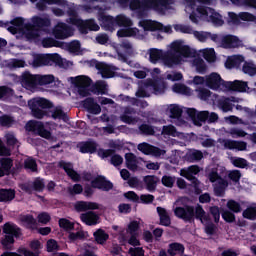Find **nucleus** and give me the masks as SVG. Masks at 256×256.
Returning a JSON list of instances; mask_svg holds the SVG:
<instances>
[{"mask_svg":"<svg viewBox=\"0 0 256 256\" xmlns=\"http://www.w3.org/2000/svg\"><path fill=\"white\" fill-rule=\"evenodd\" d=\"M164 55H165V52H163V50L157 49V48H151L149 50V61L150 63H153L155 65L159 61H163Z\"/></svg>","mask_w":256,"mask_h":256,"instance_id":"f704fd0d","label":"nucleus"},{"mask_svg":"<svg viewBox=\"0 0 256 256\" xmlns=\"http://www.w3.org/2000/svg\"><path fill=\"white\" fill-rule=\"evenodd\" d=\"M194 37H196V39H198V41L201 43H205L207 39H211V41L214 43H219V35L211 34V32L195 31Z\"/></svg>","mask_w":256,"mask_h":256,"instance_id":"cd10ccee","label":"nucleus"},{"mask_svg":"<svg viewBox=\"0 0 256 256\" xmlns=\"http://www.w3.org/2000/svg\"><path fill=\"white\" fill-rule=\"evenodd\" d=\"M227 207L232 213H241L242 211L241 204L235 200H229L227 202Z\"/></svg>","mask_w":256,"mask_h":256,"instance_id":"680f3d73","label":"nucleus"},{"mask_svg":"<svg viewBox=\"0 0 256 256\" xmlns=\"http://www.w3.org/2000/svg\"><path fill=\"white\" fill-rule=\"evenodd\" d=\"M15 96V90L9 86H0V100L12 99Z\"/></svg>","mask_w":256,"mask_h":256,"instance_id":"de8ad7c7","label":"nucleus"},{"mask_svg":"<svg viewBox=\"0 0 256 256\" xmlns=\"http://www.w3.org/2000/svg\"><path fill=\"white\" fill-rule=\"evenodd\" d=\"M21 83L25 89H35L39 85L38 75L26 71L22 74Z\"/></svg>","mask_w":256,"mask_h":256,"instance_id":"f3484780","label":"nucleus"},{"mask_svg":"<svg viewBox=\"0 0 256 256\" xmlns=\"http://www.w3.org/2000/svg\"><path fill=\"white\" fill-rule=\"evenodd\" d=\"M242 71L246 75H250V77H253V75H256V66L252 62H244Z\"/></svg>","mask_w":256,"mask_h":256,"instance_id":"6e6d98bb","label":"nucleus"},{"mask_svg":"<svg viewBox=\"0 0 256 256\" xmlns=\"http://www.w3.org/2000/svg\"><path fill=\"white\" fill-rule=\"evenodd\" d=\"M194 65L196 67L197 73H200V75H204V73H207V64H205V61L203 59H195Z\"/></svg>","mask_w":256,"mask_h":256,"instance_id":"4d7b16f0","label":"nucleus"},{"mask_svg":"<svg viewBox=\"0 0 256 256\" xmlns=\"http://www.w3.org/2000/svg\"><path fill=\"white\" fill-rule=\"evenodd\" d=\"M52 34L55 39H69V37H73V28L67 25L65 22H58L53 28Z\"/></svg>","mask_w":256,"mask_h":256,"instance_id":"1a4fd4ad","label":"nucleus"},{"mask_svg":"<svg viewBox=\"0 0 256 256\" xmlns=\"http://www.w3.org/2000/svg\"><path fill=\"white\" fill-rule=\"evenodd\" d=\"M235 102V97H224L218 100V107L224 111V113H227L229 111H233V103Z\"/></svg>","mask_w":256,"mask_h":256,"instance_id":"72a5a7b5","label":"nucleus"},{"mask_svg":"<svg viewBox=\"0 0 256 256\" xmlns=\"http://www.w3.org/2000/svg\"><path fill=\"white\" fill-rule=\"evenodd\" d=\"M167 253L171 256L177 255L179 253L180 255H183L185 253V246L178 242H173L169 244Z\"/></svg>","mask_w":256,"mask_h":256,"instance_id":"4c0bfd02","label":"nucleus"},{"mask_svg":"<svg viewBox=\"0 0 256 256\" xmlns=\"http://www.w3.org/2000/svg\"><path fill=\"white\" fill-rule=\"evenodd\" d=\"M75 211L77 213H82L80 215V219L82 223L88 225L89 227H93L95 225H99L101 223V217L95 211L99 209V203L97 202H88V201H77L74 205ZM87 211L86 213H83Z\"/></svg>","mask_w":256,"mask_h":256,"instance_id":"f03ea898","label":"nucleus"},{"mask_svg":"<svg viewBox=\"0 0 256 256\" xmlns=\"http://www.w3.org/2000/svg\"><path fill=\"white\" fill-rule=\"evenodd\" d=\"M183 115V109L177 105H172L170 108V117L171 119H180Z\"/></svg>","mask_w":256,"mask_h":256,"instance_id":"e2e57ef3","label":"nucleus"},{"mask_svg":"<svg viewBox=\"0 0 256 256\" xmlns=\"http://www.w3.org/2000/svg\"><path fill=\"white\" fill-rule=\"evenodd\" d=\"M26 130L39 135V137H43V139H51V132L45 129L43 122L30 120L26 124Z\"/></svg>","mask_w":256,"mask_h":256,"instance_id":"6e6552de","label":"nucleus"},{"mask_svg":"<svg viewBox=\"0 0 256 256\" xmlns=\"http://www.w3.org/2000/svg\"><path fill=\"white\" fill-rule=\"evenodd\" d=\"M46 181L44 178L36 177L32 182V189L36 193H43L45 191Z\"/></svg>","mask_w":256,"mask_h":256,"instance_id":"49530a36","label":"nucleus"},{"mask_svg":"<svg viewBox=\"0 0 256 256\" xmlns=\"http://www.w3.org/2000/svg\"><path fill=\"white\" fill-rule=\"evenodd\" d=\"M141 27H143L144 31H164V33H172L173 30L171 26H164L160 22L152 21V20H144L140 22Z\"/></svg>","mask_w":256,"mask_h":256,"instance_id":"9b49d317","label":"nucleus"},{"mask_svg":"<svg viewBox=\"0 0 256 256\" xmlns=\"http://www.w3.org/2000/svg\"><path fill=\"white\" fill-rule=\"evenodd\" d=\"M243 61H245V58L241 55L232 56L227 58L225 67L227 69H233L234 67H239Z\"/></svg>","mask_w":256,"mask_h":256,"instance_id":"e433bc0d","label":"nucleus"},{"mask_svg":"<svg viewBox=\"0 0 256 256\" xmlns=\"http://www.w3.org/2000/svg\"><path fill=\"white\" fill-rule=\"evenodd\" d=\"M125 160H126V167L130 171H137V156L133 153H126L125 154Z\"/></svg>","mask_w":256,"mask_h":256,"instance_id":"79ce46f5","label":"nucleus"},{"mask_svg":"<svg viewBox=\"0 0 256 256\" xmlns=\"http://www.w3.org/2000/svg\"><path fill=\"white\" fill-rule=\"evenodd\" d=\"M91 186L93 189L109 192L111 189H113V182L107 180V178L103 175H98L91 181Z\"/></svg>","mask_w":256,"mask_h":256,"instance_id":"4468645a","label":"nucleus"},{"mask_svg":"<svg viewBox=\"0 0 256 256\" xmlns=\"http://www.w3.org/2000/svg\"><path fill=\"white\" fill-rule=\"evenodd\" d=\"M242 217L244 219H248L249 221H255L256 220V206H250L247 209H245L242 213Z\"/></svg>","mask_w":256,"mask_h":256,"instance_id":"864d4df0","label":"nucleus"},{"mask_svg":"<svg viewBox=\"0 0 256 256\" xmlns=\"http://www.w3.org/2000/svg\"><path fill=\"white\" fill-rule=\"evenodd\" d=\"M229 187V182L221 177L214 185V194L216 197H223L225 195V189Z\"/></svg>","mask_w":256,"mask_h":256,"instance_id":"c85d7f7f","label":"nucleus"},{"mask_svg":"<svg viewBox=\"0 0 256 256\" xmlns=\"http://www.w3.org/2000/svg\"><path fill=\"white\" fill-rule=\"evenodd\" d=\"M42 47H44V49H49L51 47H58L60 49H65V42H61L52 37H46L42 39Z\"/></svg>","mask_w":256,"mask_h":256,"instance_id":"c756f323","label":"nucleus"},{"mask_svg":"<svg viewBox=\"0 0 256 256\" xmlns=\"http://www.w3.org/2000/svg\"><path fill=\"white\" fill-rule=\"evenodd\" d=\"M20 221L21 223H24V227H26V229H29L30 231H36L37 220L35 219V217H33V215L31 214L23 215L20 218Z\"/></svg>","mask_w":256,"mask_h":256,"instance_id":"2f4dec72","label":"nucleus"},{"mask_svg":"<svg viewBox=\"0 0 256 256\" xmlns=\"http://www.w3.org/2000/svg\"><path fill=\"white\" fill-rule=\"evenodd\" d=\"M41 248V242L39 240H33L30 242V249L31 250H27V248L25 247H19L17 249V253H20L24 256H39L40 252L39 249Z\"/></svg>","mask_w":256,"mask_h":256,"instance_id":"a211bd4d","label":"nucleus"},{"mask_svg":"<svg viewBox=\"0 0 256 256\" xmlns=\"http://www.w3.org/2000/svg\"><path fill=\"white\" fill-rule=\"evenodd\" d=\"M181 55H178L177 52L173 51V49L164 52V56L162 59V63L165 67H175V65H181Z\"/></svg>","mask_w":256,"mask_h":256,"instance_id":"2eb2a0df","label":"nucleus"},{"mask_svg":"<svg viewBox=\"0 0 256 256\" xmlns=\"http://www.w3.org/2000/svg\"><path fill=\"white\" fill-rule=\"evenodd\" d=\"M2 231L4 235H10L15 239H20L21 237H23V230L21 229V227H19L17 224L11 221L6 222L3 225Z\"/></svg>","mask_w":256,"mask_h":256,"instance_id":"dca6fc26","label":"nucleus"},{"mask_svg":"<svg viewBox=\"0 0 256 256\" xmlns=\"http://www.w3.org/2000/svg\"><path fill=\"white\" fill-rule=\"evenodd\" d=\"M147 89H149V86H145V82L142 83L139 87L138 90L136 91V97L138 98H145V97H151L149 92H147Z\"/></svg>","mask_w":256,"mask_h":256,"instance_id":"0e129e2a","label":"nucleus"},{"mask_svg":"<svg viewBox=\"0 0 256 256\" xmlns=\"http://www.w3.org/2000/svg\"><path fill=\"white\" fill-rule=\"evenodd\" d=\"M28 106L34 119H43L44 117H51L54 121L60 120L67 123L69 116L63 111L61 106L53 109V103L45 98H33L28 101ZM53 109V110H47Z\"/></svg>","mask_w":256,"mask_h":256,"instance_id":"f257e3e1","label":"nucleus"},{"mask_svg":"<svg viewBox=\"0 0 256 256\" xmlns=\"http://www.w3.org/2000/svg\"><path fill=\"white\" fill-rule=\"evenodd\" d=\"M247 82L235 80L234 82H227L225 84V89L228 91H236L238 93H245L247 91Z\"/></svg>","mask_w":256,"mask_h":256,"instance_id":"412c9836","label":"nucleus"},{"mask_svg":"<svg viewBox=\"0 0 256 256\" xmlns=\"http://www.w3.org/2000/svg\"><path fill=\"white\" fill-rule=\"evenodd\" d=\"M93 237L98 245H105L109 239V234L100 228L93 233Z\"/></svg>","mask_w":256,"mask_h":256,"instance_id":"58836bf2","label":"nucleus"},{"mask_svg":"<svg viewBox=\"0 0 256 256\" xmlns=\"http://www.w3.org/2000/svg\"><path fill=\"white\" fill-rule=\"evenodd\" d=\"M96 69L100 71L103 79H111L112 77H115V72L111 69V66L105 63H97Z\"/></svg>","mask_w":256,"mask_h":256,"instance_id":"7c9ffc66","label":"nucleus"},{"mask_svg":"<svg viewBox=\"0 0 256 256\" xmlns=\"http://www.w3.org/2000/svg\"><path fill=\"white\" fill-rule=\"evenodd\" d=\"M58 167L65 171L66 175L74 182L79 183L81 181V174H79L75 169H73V163L65 162V160H61L58 163Z\"/></svg>","mask_w":256,"mask_h":256,"instance_id":"ddd939ff","label":"nucleus"},{"mask_svg":"<svg viewBox=\"0 0 256 256\" xmlns=\"http://www.w3.org/2000/svg\"><path fill=\"white\" fill-rule=\"evenodd\" d=\"M170 48L172 51L177 53V55H180L181 59L185 57L186 59L189 57H194L195 53H193V50H191V47L188 45H183V42L181 40H176L171 43Z\"/></svg>","mask_w":256,"mask_h":256,"instance_id":"9d476101","label":"nucleus"},{"mask_svg":"<svg viewBox=\"0 0 256 256\" xmlns=\"http://www.w3.org/2000/svg\"><path fill=\"white\" fill-rule=\"evenodd\" d=\"M2 249L4 251H13V245H15V237L5 234L0 241Z\"/></svg>","mask_w":256,"mask_h":256,"instance_id":"a19ab883","label":"nucleus"},{"mask_svg":"<svg viewBox=\"0 0 256 256\" xmlns=\"http://www.w3.org/2000/svg\"><path fill=\"white\" fill-rule=\"evenodd\" d=\"M184 157L188 163H199L203 159V152L197 149H189Z\"/></svg>","mask_w":256,"mask_h":256,"instance_id":"a878e982","label":"nucleus"},{"mask_svg":"<svg viewBox=\"0 0 256 256\" xmlns=\"http://www.w3.org/2000/svg\"><path fill=\"white\" fill-rule=\"evenodd\" d=\"M222 219H224V221L226 223H235V214L229 210H224L222 213Z\"/></svg>","mask_w":256,"mask_h":256,"instance_id":"774afa93","label":"nucleus"},{"mask_svg":"<svg viewBox=\"0 0 256 256\" xmlns=\"http://www.w3.org/2000/svg\"><path fill=\"white\" fill-rule=\"evenodd\" d=\"M168 5H170L169 0H131L129 8L131 11H137L139 15H143L145 11L151 10L165 13Z\"/></svg>","mask_w":256,"mask_h":256,"instance_id":"20e7f679","label":"nucleus"},{"mask_svg":"<svg viewBox=\"0 0 256 256\" xmlns=\"http://www.w3.org/2000/svg\"><path fill=\"white\" fill-rule=\"evenodd\" d=\"M200 171H201V168H199L198 165H192L186 169H182L181 176L190 182L199 181V179H197V177H195V175H198V173H200Z\"/></svg>","mask_w":256,"mask_h":256,"instance_id":"6ab92c4d","label":"nucleus"},{"mask_svg":"<svg viewBox=\"0 0 256 256\" xmlns=\"http://www.w3.org/2000/svg\"><path fill=\"white\" fill-rule=\"evenodd\" d=\"M55 82V76L49 75H38V85H51V83Z\"/></svg>","mask_w":256,"mask_h":256,"instance_id":"5fc2aeb1","label":"nucleus"},{"mask_svg":"<svg viewBox=\"0 0 256 256\" xmlns=\"http://www.w3.org/2000/svg\"><path fill=\"white\" fill-rule=\"evenodd\" d=\"M145 87H152L155 95H161V94L165 93V89L163 88L161 83L155 82L152 79L147 80L145 82Z\"/></svg>","mask_w":256,"mask_h":256,"instance_id":"a18cd8bd","label":"nucleus"},{"mask_svg":"<svg viewBox=\"0 0 256 256\" xmlns=\"http://www.w3.org/2000/svg\"><path fill=\"white\" fill-rule=\"evenodd\" d=\"M0 166L6 173V175H10L11 167H13V159L11 158H1L0 159Z\"/></svg>","mask_w":256,"mask_h":256,"instance_id":"3c124183","label":"nucleus"},{"mask_svg":"<svg viewBox=\"0 0 256 256\" xmlns=\"http://www.w3.org/2000/svg\"><path fill=\"white\" fill-rule=\"evenodd\" d=\"M102 21L106 31H113L117 27V18L113 16H103Z\"/></svg>","mask_w":256,"mask_h":256,"instance_id":"37998d69","label":"nucleus"},{"mask_svg":"<svg viewBox=\"0 0 256 256\" xmlns=\"http://www.w3.org/2000/svg\"><path fill=\"white\" fill-rule=\"evenodd\" d=\"M57 65L58 67H63V58L61 55L54 54H36L33 59L34 67H43L45 65Z\"/></svg>","mask_w":256,"mask_h":256,"instance_id":"423d86ee","label":"nucleus"},{"mask_svg":"<svg viewBox=\"0 0 256 256\" xmlns=\"http://www.w3.org/2000/svg\"><path fill=\"white\" fill-rule=\"evenodd\" d=\"M194 219H197V221H200L201 223H209V221H211V216L205 212V209H203L201 204H197L196 207H194Z\"/></svg>","mask_w":256,"mask_h":256,"instance_id":"b1692460","label":"nucleus"},{"mask_svg":"<svg viewBox=\"0 0 256 256\" xmlns=\"http://www.w3.org/2000/svg\"><path fill=\"white\" fill-rule=\"evenodd\" d=\"M116 27H133V21L129 17L120 14L116 16Z\"/></svg>","mask_w":256,"mask_h":256,"instance_id":"09e8293b","label":"nucleus"},{"mask_svg":"<svg viewBox=\"0 0 256 256\" xmlns=\"http://www.w3.org/2000/svg\"><path fill=\"white\" fill-rule=\"evenodd\" d=\"M83 107L87 109L89 113H92V115H99V113H101V106L91 97L84 100Z\"/></svg>","mask_w":256,"mask_h":256,"instance_id":"4be33fe9","label":"nucleus"},{"mask_svg":"<svg viewBox=\"0 0 256 256\" xmlns=\"http://www.w3.org/2000/svg\"><path fill=\"white\" fill-rule=\"evenodd\" d=\"M206 85L209 87V89L218 91V89H221V87L225 89L227 82L221 78V75L213 72L206 78Z\"/></svg>","mask_w":256,"mask_h":256,"instance_id":"f8f14e48","label":"nucleus"},{"mask_svg":"<svg viewBox=\"0 0 256 256\" xmlns=\"http://www.w3.org/2000/svg\"><path fill=\"white\" fill-rule=\"evenodd\" d=\"M203 57L209 63H213L216 59L215 49L209 48V49L204 50Z\"/></svg>","mask_w":256,"mask_h":256,"instance_id":"69168bd1","label":"nucleus"},{"mask_svg":"<svg viewBox=\"0 0 256 256\" xmlns=\"http://www.w3.org/2000/svg\"><path fill=\"white\" fill-rule=\"evenodd\" d=\"M15 199V189H0V203H11Z\"/></svg>","mask_w":256,"mask_h":256,"instance_id":"473e14b6","label":"nucleus"},{"mask_svg":"<svg viewBox=\"0 0 256 256\" xmlns=\"http://www.w3.org/2000/svg\"><path fill=\"white\" fill-rule=\"evenodd\" d=\"M78 147L80 153H89L90 155H93V153H97L98 145L95 141H83L79 143Z\"/></svg>","mask_w":256,"mask_h":256,"instance_id":"393cba45","label":"nucleus"},{"mask_svg":"<svg viewBox=\"0 0 256 256\" xmlns=\"http://www.w3.org/2000/svg\"><path fill=\"white\" fill-rule=\"evenodd\" d=\"M143 182L149 193H155V191L157 190V184L159 183V177L155 175H147L144 176Z\"/></svg>","mask_w":256,"mask_h":256,"instance_id":"bb28decb","label":"nucleus"},{"mask_svg":"<svg viewBox=\"0 0 256 256\" xmlns=\"http://www.w3.org/2000/svg\"><path fill=\"white\" fill-rule=\"evenodd\" d=\"M64 49H67L69 53H79L81 51V42L79 40H74L70 43L64 42Z\"/></svg>","mask_w":256,"mask_h":256,"instance_id":"8fccbe9b","label":"nucleus"},{"mask_svg":"<svg viewBox=\"0 0 256 256\" xmlns=\"http://www.w3.org/2000/svg\"><path fill=\"white\" fill-rule=\"evenodd\" d=\"M174 215L185 223H193L195 221V206L189 204L177 206L174 209Z\"/></svg>","mask_w":256,"mask_h":256,"instance_id":"0eeeda50","label":"nucleus"},{"mask_svg":"<svg viewBox=\"0 0 256 256\" xmlns=\"http://www.w3.org/2000/svg\"><path fill=\"white\" fill-rule=\"evenodd\" d=\"M26 30V37L28 39H39V30L35 29L32 24H28Z\"/></svg>","mask_w":256,"mask_h":256,"instance_id":"052dcab7","label":"nucleus"},{"mask_svg":"<svg viewBox=\"0 0 256 256\" xmlns=\"http://www.w3.org/2000/svg\"><path fill=\"white\" fill-rule=\"evenodd\" d=\"M221 46L224 49H235L239 47V38L234 35H226L221 40Z\"/></svg>","mask_w":256,"mask_h":256,"instance_id":"5701e85b","label":"nucleus"},{"mask_svg":"<svg viewBox=\"0 0 256 256\" xmlns=\"http://www.w3.org/2000/svg\"><path fill=\"white\" fill-rule=\"evenodd\" d=\"M138 129L141 135H146L148 137L155 135V128L152 125L144 123V124H141Z\"/></svg>","mask_w":256,"mask_h":256,"instance_id":"603ef678","label":"nucleus"},{"mask_svg":"<svg viewBox=\"0 0 256 256\" xmlns=\"http://www.w3.org/2000/svg\"><path fill=\"white\" fill-rule=\"evenodd\" d=\"M66 23H69L70 25H74L77 27L78 31L82 35H87L89 31H99L100 27L97 22L93 19L83 20L78 18L77 16L69 17L66 20Z\"/></svg>","mask_w":256,"mask_h":256,"instance_id":"39448f33","label":"nucleus"},{"mask_svg":"<svg viewBox=\"0 0 256 256\" xmlns=\"http://www.w3.org/2000/svg\"><path fill=\"white\" fill-rule=\"evenodd\" d=\"M93 80L89 78V76H77L76 77V85L78 87H91Z\"/></svg>","mask_w":256,"mask_h":256,"instance_id":"13d9d810","label":"nucleus"},{"mask_svg":"<svg viewBox=\"0 0 256 256\" xmlns=\"http://www.w3.org/2000/svg\"><path fill=\"white\" fill-rule=\"evenodd\" d=\"M32 23L34 27H37L38 29H43L44 27H51V19L41 16H34L32 18Z\"/></svg>","mask_w":256,"mask_h":256,"instance_id":"c9c22d12","label":"nucleus"},{"mask_svg":"<svg viewBox=\"0 0 256 256\" xmlns=\"http://www.w3.org/2000/svg\"><path fill=\"white\" fill-rule=\"evenodd\" d=\"M92 92L95 95H107V83L105 81H97L92 87Z\"/></svg>","mask_w":256,"mask_h":256,"instance_id":"c03bdc74","label":"nucleus"},{"mask_svg":"<svg viewBox=\"0 0 256 256\" xmlns=\"http://www.w3.org/2000/svg\"><path fill=\"white\" fill-rule=\"evenodd\" d=\"M59 227L64 229V231H73V229H75V224L67 218H61L59 220Z\"/></svg>","mask_w":256,"mask_h":256,"instance_id":"bf43d9fd","label":"nucleus"},{"mask_svg":"<svg viewBox=\"0 0 256 256\" xmlns=\"http://www.w3.org/2000/svg\"><path fill=\"white\" fill-rule=\"evenodd\" d=\"M24 169L30 173H39V166L37 160L33 157H28L24 160Z\"/></svg>","mask_w":256,"mask_h":256,"instance_id":"ea45409f","label":"nucleus"},{"mask_svg":"<svg viewBox=\"0 0 256 256\" xmlns=\"http://www.w3.org/2000/svg\"><path fill=\"white\" fill-rule=\"evenodd\" d=\"M156 211L160 221L159 225L162 227H171V214H169V211L161 206H158Z\"/></svg>","mask_w":256,"mask_h":256,"instance_id":"aec40b11","label":"nucleus"},{"mask_svg":"<svg viewBox=\"0 0 256 256\" xmlns=\"http://www.w3.org/2000/svg\"><path fill=\"white\" fill-rule=\"evenodd\" d=\"M68 193L72 197H75V195H81V193H83V185L74 184L73 187L68 188Z\"/></svg>","mask_w":256,"mask_h":256,"instance_id":"338daca9","label":"nucleus"},{"mask_svg":"<svg viewBox=\"0 0 256 256\" xmlns=\"http://www.w3.org/2000/svg\"><path fill=\"white\" fill-rule=\"evenodd\" d=\"M192 23H199V19H207L210 23H213L216 27H221L225 21H223V16L216 12L215 9L203 5L197 6L196 10L192 11L189 16Z\"/></svg>","mask_w":256,"mask_h":256,"instance_id":"7ed1b4c3","label":"nucleus"}]
</instances>
